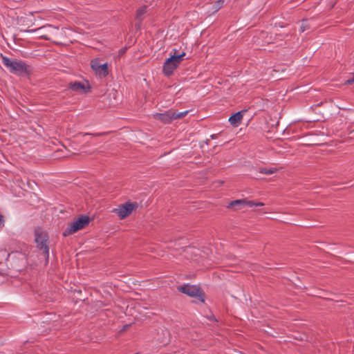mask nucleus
Instances as JSON below:
<instances>
[{
  "mask_svg": "<svg viewBox=\"0 0 354 354\" xmlns=\"http://www.w3.org/2000/svg\"><path fill=\"white\" fill-rule=\"evenodd\" d=\"M35 241L37 248L42 252L46 261H48L49 258V236L48 233L40 228L36 229L35 231Z\"/></svg>",
  "mask_w": 354,
  "mask_h": 354,
  "instance_id": "nucleus-1",
  "label": "nucleus"
},
{
  "mask_svg": "<svg viewBox=\"0 0 354 354\" xmlns=\"http://www.w3.org/2000/svg\"><path fill=\"white\" fill-rule=\"evenodd\" d=\"M184 56H185V53L176 55L175 52L174 55H171L169 58L167 59L162 68L164 74L167 76H170L174 70L180 65Z\"/></svg>",
  "mask_w": 354,
  "mask_h": 354,
  "instance_id": "nucleus-2",
  "label": "nucleus"
},
{
  "mask_svg": "<svg viewBox=\"0 0 354 354\" xmlns=\"http://www.w3.org/2000/svg\"><path fill=\"white\" fill-rule=\"evenodd\" d=\"M39 37L46 40L55 41V39L62 37L64 33V30L63 29L59 30L58 28L50 25L44 26L39 28Z\"/></svg>",
  "mask_w": 354,
  "mask_h": 354,
  "instance_id": "nucleus-3",
  "label": "nucleus"
},
{
  "mask_svg": "<svg viewBox=\"0 0 354 354\" xmlns=\"http://www.w3.org/2000/svg\"><path fill=\"white\" fill-rule=\"evenodd\" d=\"M90 218L87 216H81L77 220L71 223L66 230L63 232V236H67L70 234L77 232L83 229L89 223Z\"/></svg>",
  "mask_w": 354,
  "mask_h": 354,
  "instance_id": "nucleus-4",
  "label": "nucleus"
},
{
  "mask_svg": "<svg viewBox=\"0 0 354 354\" xmlns=\"http://www.w3.org/2000/svg\"><path fill=\"white\" fill-rule=\"evenodd\" d=\"M2 63L9 68L10 71L13 73H21L26 71V64L21 61L16 59H10L6 57L2 58Z\"/></svg>",
  "mask_w": 354,
  "mask_h": 354,
  "instance_id": "nucleus-5",
  "label": "nucleus"
},
{
  "mask_svg": "<svg viewBox=\"0 0 354 354\" xmlns=\"http://www.w3.org/2000/svg\"><path fill=\"white\" fill-rule=\"evenodd\" d=\"M177 290L189 297H198L201 301H204V295L200 288L194 285L185 284L177 287Z\"/></svg>",
  "mask_w": 354,
  "mask_h": 354,
  "instance_id": "nucleus-6",
  "label": "nucleus"
},
{
  "mask_svg": "<svg viewBox=\"0 0 354 354\" xmlns=\"http://www.w3.org/2000/svg\"><path fill=\"white\" fill-rule=\"evenodd\" d=\"M138 205L137 203L127 202L120 205L118 208H115L113 212L115 213L120 219H124L129 216L133 211L136 210Z\"/></svg>",
  "mask_w": 354,
  "mask_h": 354,
  "instance_id": "nucleus-7",
  "label": "nucleus"
},
{
  "mask_svg": "<svg viewBox=\"0 0 354 354\" xmlns=\"http://www.w3.org/2000/svg\"><path fill=\"white\" fill-rule=\"evenodd\" d=\"M91 66L95 75L99 77H106L109 73L107 64H102L99 58L92 59Z\"/></svg>",
  "mask_w": 354,
  "mask_h": 354,
  "instance_id": "nucleus-8",
  "label": "nucleus"
},
{
  "mask_svg": "<svg viewBox=\"0 0 354 354\" xmlns=\"http://www.w3.org/2000/svg\"><path fill=\"white\" fill-rule=\"evenodd\" d=\"M68 88L73 91L80 93H86L90 91V85L88 82H71L68 84Z\"/></svg>",
  "mask_w": 354,
  "mask_h": 354,
  "instance_id": "nucleus-9",
  "label": "nucleus"
},
{
  "mask_svg": "<svg viewBox=\"0 0 354 354\" xmlns=\"http://www.w3.org/2000/svg\"><path fill=\"white\" fill-rule=\"evenodd\" d=\"M172 116H174L173 109H170L162 113H157L153 115L154 119L165 124L170 123L173 120Z\"/></svg>",
  "mask_w": 354,
  "mask_h": 354,
  "instance_id": "nucleus-10",
  "label": "nucleus"
},
{
  "mask_svg": "<svg viewBox=\"0 0 354 354\" xmlns=\"http://www.w3.org/2000/svg\"><path fill=\"white\" fill-rule=\"evenodd\" d=\"M245 111V110L239 111V112L236 113L235 114L232 115L229 118V122L233 127H238L241 124V122L243 120V113Z\"/></svg>",
  "mask_w": 354,
  "mask_h": 354,
  "instance_id": "nucleus-11",
  "label": "nucleus"
},
{
  "mask_svg": "<svg viewBox=\"0 0 354 354\" xmlns=\"http://www.w3.org/2000/svg\"><path fill=\"white\" fill-rule=\"evenodd\" d=\"M147 6H143L140 8H139L136 11V19L137 20L138 23L136 24V26L138 28H140V24L142 21V16L147 12Z\"/></svg>",
  "mask_w": 354,
  "mask_h": 354,
  "instance_id": "nucleus-12",
  "label": "nucleus"
},
{
  "mask_svg": "<svg viewBox=\"0 0 354 354\" xmlns=\"http://www.w3.org/2000/svg\"><path fill=\"white\" fill-rule=\"evenodd\" d=\"M244 203H245V199H239V200L232 201L229 203V205H227V207L230 208V207H233L237 206L239 207V209H240L242 207L245 206Z\"/></svg>",
  "mask_w": 354,
  "mask_h": 354,
  "instance_id": "nucleus-13",
  "label": "nucleus"
},
{
  "mask_svg": "<svg viewBox=\"0 0 354 354\" xmlns=\"http://www.w3.org/2000/svg\"><path fill=\"white\" fill-rule=\"evenodd\" d=\"M187 113H188V111L177 113L176 111L173 110L174 116H172V118H173V120L182 118L185 117Z\"/></svg>",
  "mask_w": 354,
  "mask_h": 354,
  "instance_id": "nucleus-14",
  "label": "nucleus"
},
{
  "mask_svg": "<svg viewBox=\"0 0 354 354\" xmlns=\"http://www.w3.org/2000/svg\"><path fill=\"white\" fill-rule=\"evenodd\" d=\"M223 0H218L217 1H216L214 3V4L213 5V12H217L220 8H221V7L223 6Z\"/></svg>",
  "mask_w": 354,
  "mask_h": 354,
  "instance_id": "nucleus-15",
  "label": "nucleus"
},
{
  "mask_svg": "<svg viewBox=\"0 0 354 354\" xmlns=\"http://www.w3.org/2000/svg\"><path fill=\"white\" fill-rule=\"evenodd\" d=\"M277 171V169H266V168H261L260 169V172L265 174H272L275 173Z\"/></svg>",
  "mask_w": 354,
  "mask_h": 354,
  "instance_id": "nucleus-16",
  "label": "nucleus"
},
{
  "mask_svg": "<svg viewBox=\"0 0 354 354\" xmlns=\"http://www.w3.org/2000/svg\"><path fill=\"white\" fill-rule=\"evenodd\" d=\"M245 202L244 204H245V206H248V207H254L255 206V203L252 201H247L245 199Z\"/></svg>",
  "mask_w": 354,
  "mask_h": 354,
  "instance_id": "nucleus-17",
  "label": "nucleus"
},
{
  "mask_svg": "<svg viewBox=\"0 0 354 354\" xmlns=\"http://www.w3.org/2000/svg\"><path fill=\"white\" fill-rule=\"evenodd\" d=\"M354 84V74H352V77L349 79H348L345 82V84Z\"/></svg>",
  "mask_w": 354,
  "mask_h": 354,
  "instance_id": "nucleus-18",
  "label": "nucleus"
},
{
  "mask_svg": "<svg viewBox=\"0 0 354 354\" xmlns=\"http://www.w3.org/2000/svg\"><path fill=\"white\" fill-rule=\"evenodd\" d=\"M308 28L309 27H308V24H306V23H305V22H303L301 26V28H300L301 31L304 32L306 30L308 29Z\"/></svg>",
  "mask_w": 354,
  "mask_h": 354,
  "instance_id": "nucleus-19",
  "label": "nucleus"
},
{
  "mask_svg": "<svg viewBox=\"0 0 354 354\" xmlns=\"http://www.w3.org/2000/svg\"><path fill=\"white\" fill-rule=\"evenodd\" d=\"M3 218L2 215H0V227L3 225Z\"/></svg>",
  "mask_w": 354,
  "mask_h": 354,
  "instance_id": "nucleus-20",
  "label": "nucleus"
},
{
  "mask_svg": "<svg viewBox=\"0 0 354 354\" xmlns=\"http://www.w3.org/2000/svg\"><path fill=\"white\" fill-rule=\"evenodd\" d=\"M39 30H40L39 28H37V29H33V30H25V31L27 32H34L38 31Z\"/></svg>",
  "mask_w": 354,
  "mask_h": 354,
  "instance_id": "nucleus-21",
  "label": "nucleus"
},
{
  "mask_svg": "<svg viewBox=\"0 0 354 354\" xmlns=\"http://www.w3.org/2000/svg\"><path fill=\"white\" fill-rule=\"evenodd\" d=\"M349 135L351 139H354V129L350 131Z\"/></svg>",
  "mask_w": 354,
  "mask_h": 354,
  "instance_id": "nucleus-22",
  "label": "nucleus"
},
{
  "mask_svg": "<svg viewBox=\"0 0 354 354\" xmlns=\"http://www.w3.org/2000/svg\"><path fill=\"white\" fill-rule=\"evenodd\" d=\"M264 203H255V206H263Z\"/></svg>",
  "mask_w": 354,
  "mask_h": 354,
  "instance_id": "nucleus-23",
  "label": "nucleus"
},
{
  "mask_svg": "<svg viewBox=\"0 0 354 354\" xmlns=\"http://www.w3.org/2000/svg\"><path fill=\"white\" fill-rule=\"evenodd\" d=\"M84 136H88V135H91V133H85L83 134Z\"/></svg>",
  "mask_w": 354,
  "mask_h": 354,
  "instance_id": "nucleus-24",
  "label": "nucleus"
},
{
  "mask_svg": "<svg viewBox=\"0 0 354 354\" xmlns=\"http://www.w3.org/2000/svg\"><path fill=\"white\" fill-rule=\"evenodd\" d=\"M266 42H267L268 44L271 43V41H266Z\"/></svg>",
  "mask_w": 354,
  "mask_h": 354,
  "instance_id": "nucleus-25",
  "label": "nucleus"
},
{
  "mask_svg": "<svg viewBox=\"0 0 354 354\" xmlns=\"http://www.w3.org/2000/svg\"><path fill=\"white\" fill-rule=\"evenodd\" d=\"M135 354H138V353H135Z\"/></svg>",
  "mask_w": 354,
  "mask_h": 354,
  "instance_id": "nucleus-26",
  "label": "nucleus"
}]
</instances>
